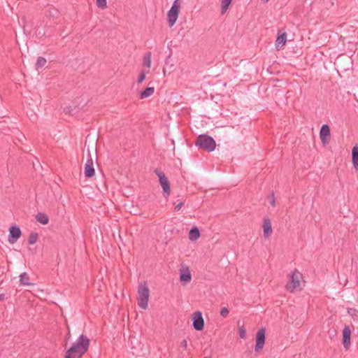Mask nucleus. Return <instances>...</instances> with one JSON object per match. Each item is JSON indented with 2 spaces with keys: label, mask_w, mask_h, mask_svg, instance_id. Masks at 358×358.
Returning a JSON list of instances; mask_svg holds the SVG:
<instances>
[{
  "label": "nucleus",
  "mask_w": 358,
  "mask_h": 358,
  "mask_svg": "<svg viewBox=\"0 0 358 358\" xmlns=\"http://www.w3.org/2000/svg\"><path fill=\"white\" fill-rule=\"evenodd\" d=\"M20 282L22 285H33L29 281V275L27 273H25V272H24V273L20 274Z\"/></svg>",
  "instance_id": "obj_20"
},
{
  "label": "nucleus",
  "mask_w": 358,
  "mask_h": 358,
  "mask_svg": "<svg viewBox=\"0 0 358 358\" xmlns=\"http://www.w3.org/2000/svg\"><path fill=\"white\" fill-rule=\"evenodd\" d=\"M145 73L143 71H141L140 73V74H139V77H138V83H142L145 80Z\"/></svg>",
  "instance_id": "obj_28"
},
{
  "label": "nucleus",
  "mask_w": 358,
  "mask_h": 358,
  "mask_svg": "<svg viewBox=\"0 0 358 358\" xmlns=\"http://www.w3.org/2000/svg\"><path fill=\"white\" fill-rule=\"evenodd\" d=\"M155 92V88L152 87H149L143 90L139 95V98L141 99L148 98L153 94Z\"/></svg>",
  "instance_id": "obj_18"
},
{
  "label": "nucleus",
  "mask_w": 358,
  "mask_h": 358,
  "mask_svg": "<svg viewBox=\"0 0 358 358\" xmlns=\"http://www.w3.org/2000/svg\"><path fill=\"white\" fill-rule=\"evenodd\" d=\"M268 0H266V1H268Z\"/></svg>",
  "instance_id": "obj_35"
},
{
  "label": "nucleus",
  "mask_w": 358,
  "mask_h": 358,
  "mask_svg": "<svg viewBox=\"0 0 358 358\" xmlns=\"http://www.w3.org/2000/svg\"><path fill=\"white\" fill-rule=\"evenodd\" d=\"M195 145L207 152L213 151L216 147L215 140L211 136L206 134L199 135L196 138Z\"/></svg>",
  "instance_id": "obj_2"
},
{
  "label": "nucleus",
  "mask_w": 358,
  "mask_h": 358,
  "mask_svg": "<svg viewBox=\"0 0 358 358\" xmlns=\"http://www.w3.org/2000/svg\"><path fill=\"white\" fill-rule=\"evenodd\" d=\"M180 0H175L167 14L168 24L170 27L176 23L180 13Z\"/></svg>",
  "instance_id": "obj_5"
},
{
  "label": "nucleus",
  "mask_w": 358,
  "mask_h": 358,
  "mask_svg": "<svg viewBox=\"0 0 358 358\" xmlns=\"http://www.w3.org/2000/svg\"><path fill=\"white\" fill-rule=\"evenodd\" d=\"M95 173L94 166H93V160L91 158V157L87 159L85 165V170L84 173L85 177L87 178H92L94 176Z\"/></svg>",
  "instance_id": "obj_12"
},
{
  "label": "nucleus",
  "mask_w": 358,
  "mask_h": 358,
  "mask_svg": "<svg viewBox=\"0 0 358 358\" xmlns=\"http://www.w3.org/2000/svg\"><path fill=\"white\" fill-rule=\"evenodd\" d=\"M245 335H246V331H245V329H244L243 327H241V328H239V336L241 338H244L245 337Z\"/></svg>",
  "instance_id": "obj_27"
},
{
  "label": "nucleus",
  "mask_w": 358,
  "mask_h": 358,
  "mask_svg": "<svg viewBox=\"0 0 358 358\" xmlns=\"http://www.w3.org/2000/svg\"><path fill=\"white\" fill-rule=\"evenodd\" d=\"M262 228L264 231V237L265 238H268L273 233L271 222L269 218H264Z\"/></svg>",
  "instance_id": "obj_11"
},
{
  "label": "nucleus",
  "mask_w": 358,
  "mask_h": 358,
  "mask_svg": "<svg viewBox=\"0 0 358 358\" xmlns=\"http://www.w3.org/2000/svg\"><path fill=\"white\" fill-rule=\"evenodd\" d=\"M36 219L38 222H40L43 224H47L49 222V218H48V215L43 213H38L36 215Z\"/></svg>",
  "instance_id": "obj_19"
},
{
  "label": "nucleus",
  "mask_w": 358,
  "mask_h": 358,
  "mask_svg": "<svg viewBox=\"0 0 358 358\" xmlns=\"http://www.w3.org/2000/svg\"><path fill=\"white\" fill-rule=\"evenodd\" d=\"M204 358H208V357H204Z\"/></svg>",
  "instance_id": "obj_36"
},
{
  "label": "nucleus",
  "mask_w": 358,
  "mask_h": 358,
  "mask_svg": "<svg viewBox=\"0 0 358 358\" xmlns=\"http://www.w3.org/2000/svg\"><path fill=\"white\" fill-rule=\"evenodd\" d=\"M96 5L99 8L103 9L106 8V0H96Z\"/></svg>",
  "instance_id": "obj_25"
},
{
  "label": "nucleus",
  "mask_w": 358,
  "mask_h": 358,
  "mask_svg": "<svg viewBox=\"0 0 358 358\" xmlns=\"http://www.w3.org/2000/svg\"><path fill=\"white\" fill-rule=\"evenodd\" d=\"M231 1H232V0H222V1H221V14L222 15L224 14L227 12Z\"/></svg>",
  "instance_id": "obj_21"
},
{
  "label": "nucleus",
  "mask_w": 358,
  "mask_h": 358,
  "mask_svg": "<svg viewBox=\"0 0 358 358\" xmlns=\"http://www.w3.org/2000/svg\"><path fill=\"white\" fill-rule=\"evenodd\" d=\"M155 173L159 178V183L163 189L164 196L168 197L171 193L170 182L168 178L162 171L158 169L155 170Z\"/></svg>",
  "instance_id": "obj_6"
},
{
  "label": "nucleus",
  "mask_w": 358,
  "mask_h": 358,
  "mask_svg": "<svg viewBox=\"0 0 358 358\" xmlns=\"http://www.w3.org/2000/svg\"><path fill=\"white\" fill-rule=\"evenodd\" d=\"M183 206V202H180L178 204L176 205L175 207V210L178 211L181 209L182 206Z\"/></svg>",
  "instance_id": "obj_31"
},
{
  "label": "nucleus",
  "mask_w": 358,
  "mask_h": 358,
  "mask_svg": "<svg viewBox=\"0 0 358 358\" xmlns=\"http://www.w3.org/2000/svg\"><path fill=\"white\" fill-rule=\"evenodd\" d=\"M90 339L82 334L66 352L65 358H81L87 351Z\"/></svg>",
  "instance_id": "obj_1"
},
{
  "label": "nucleus",
  "mask_w": 358,
  "mask_h": 358,
  "mask_svg": "<svg viewBox=\"0 0 358 358\" xmlns=\"http://www.w3.org/2000/svg\"><path fill=\"white\" fill-rule=\"evenodd\" d=\"M193 327L196 331H201L204 327V320L200 311H196L193 314Z\"/></svg>",
  "instance_id": "obj_7"
},
{
  "label": "nucleus",
  "mask_w": 358,
  "mask_h": 358,
  "mask_svg": "<svg viewBox=\"0 0 358 358\" xmlns=\"http://www.w3.org/2000/svg\"><path fill=\"white\" fill-rule=\"evenodd\" d=\"M143 65L147 66L148 68L150 67L151 65V52H147L143 59Z\"/></svg>",
  "instance_id": "obj_22"
},
{
  "label": "nucleus",
  "mask_w": 358,
  "mask_h": 358,
  "mask_svg": "<svg viewBox=\"0 0 358 358\" xmlns=\"http://www.w3.org/2000/svg\"><path fill=\"white\" fill-rule=\"evenodd\" d=\"M350 310H352V309L348 310V313H350ZM354 311H356V310L353 309Z\"/></svg>",
  "instance_id": "obj_34"
},
{
  "label": "nucleus",
  "mask_w": 358,
  "mask_h": 358,
  "mask_svg": "<svg viewBox=\"0 0 358 358\" xmlns=\"http://www.w3.org/2000/svg\"><path fill=\"white\" fill-rule=\"evenodd\" d=\"M5 299V295L3 294H0V301H2Z\"/></svg>",
  "instance_id": "obj_32"
},
{
  "label": "nucleus",
  "mask_w": 358,
  "mask_h": 358,
  "mask_svg": "<svg viewBox=\"0 0 358 358\" xmlns=\"http://www.w3.org/2000/svg\"><path fill=\"white\" fill-rule=\"evenodd\" d=\"M229 314V310L227 308H222L220 310V315L223 317H226Z\"/></svg>",
  "instance_id": "obj_26"
},
{
  "label": "nucleus",
  "mask_w": 358,
  "mask_h": 358,
  "mask_svg": "<svg viewBox=\"0 0 358 358\" xmlns=\"http://www.w3.org/2000/svg\"><path fill=\"white\" fill-rule=\"evenodd\" d=\"M265 331V329L262 328L257 333L256 345L255 347V350L256 352H258L260 350H262L266 340Z\"/></svg>",
  "instance_id": "obj_8"
},
{
  "label": "nucleus",
  "mask_w": 358,
  "mask_h": 358,
  "mask_svg": "<svg viewBox=\"0 0 358 358\" xmlns=\"http://www.w3.org/2000/svg\"><path fill=\"white\" fill-rule=\"evenodd\" d=\"M330 136V128L327 124H323L320 129V137L322 143L325 145L329 143L327 140V137Z\"/></svg>",
  "instance_id": "obj_13"
},
{
  "label": "nucleus",
  "mask_w": 358,
  "mask_h": 358,
  "mask_svg": "<svg viewBox=\"0 0 358 358\" xmlns=\"http://www.w3.org/2000/svg\"><path fill=\"white\" fill-rule=\"evenodd\" d=\"M64 110L66 112V113H70L71 110H70V108H66L64 109Z\"/></svg>",
  "instance_id": "obj_33"
},
{
  "label": "nucleus",
  "mask_w": 358,
  "mask_h": 358,
  "mask_svg": "<svg viewBox=\"0 0 358 358\" xmlns=\"http://www.w3.org/2000/svg\"><path fill=\"white\" fill-rule=\"evenodd\" d=\"M180 280L182 282H189L191 281L192 275L188 267H186L185 271L180 273Z\"/></svg>",
  "instance_id": "obj_16"
},
{
  "label": "nucleus",
  "mask_w": 358,
  "mask_h": 358,
  "mask_svg": "<svg viewBox=\"0 0 358 358\" xmlns=\"http://www.w3.org/2000/svg\"><path fill=\"white\" fill-rule=\"evenodd\" d=\"M352 164L355 169L358 171V147L354 146L352 150Z\"/></svg>",
  "instance_id": "obj_15"
},
{
  "label": "nucleus",
  "mask_w": 358,
  "mask_h": 358,
  "mask_svg": "<svg viewBox=\"0 0 358 358\" xmlns=\"http://www.w3.org/2000/svg\"><path fill=\"white\" fill-rule=\"evenodd\" d=\"M22 232L20 229L16 226H12L9 229L8 241L10 243H15L17 239L21 236Z\"/></svg>",
  "instance_id": "obj_9"
},
{
  "label": "nucleus",
  "mask_w": 358,
  "mask_h": 358,
  "mask_svg": "<svg viewBox=\"0 0 358 358\" xmlns=\"http://www.w3.org/2000/svg\"><path fill=\"white\" fill-rule=\"evenodd\" d=\"M180 347L182 348L184 350L187 349V342L186 340H183L180 343Z\"/></svg>",
  "instance_id": "obj_30"
},
{
  "label": "nucleus",
  "mask_w": 358,
  "mask_h": 358,
  "mask_svg": "<svg viewBox=\"0 0 358 358\" xmlns=\"http://www.w3.org/2000/svg\"><path fill=\"white\" fill-rule=\"evenodd\" d=\"M351 329L349 326H345L343 330V343L345 350L350 346Z\"/></svg>",
  "instance_id": "obj_10"
},
{
  "label": "nucleus",
  "mask_w": 358,
  "mask_h": 358,
  "mask_svg": "<svg viewBox=\"0 0 358 358\" xmlns=\"http://www.w3.org/2000/svg\"><path fill=\"white\" fill-rule=\"evenodd\" d=\"M150 296V290L146 283L138 285L137 292L138 305L143 310L148 308V303Z\"/></svg>",
  "instance_id": "obj_3"
},
{
  "label": "nucleus",
  "mask_w": 358,
  "mask_h": 358,
  "mask_svg": "<svg viewBox=\"0 0 358 358\" xmlns=\"http://www.w3.org/2000/svg\"><path fill=\"white\" fill-rule=\"evenodd\" d=\"M275 196H274V194L272 193L271 195V200H270V204L272 206H275Z\"/></svg>",
  "instance_id": "obj_29"
},
{
  "label": "nucleus",
  "mask_w": 358,
  "mask_h": 358,
  "mask_svg": "<svg viewBox=\"0 0 358 358\" xmlns=\"http://www.w3.org/2000/svg\"><path fill=\"white\" fill-rule=\"evenodd\" d=\"M302 275L299 271L295 269L290 275V280L286 285L287 289L290 292L300 289V279Z\"/></svg>",
  "instance_id": "obj_4"
},
{
  "label": "nucleus",
  "mask_w": 358,
  "mask_h": 358,
  "mask_svg": "<svg viewBox=\"0 0 358 358\" xmlns=\"http://www.w3.org/2000/svg\"><path fill=\"white\" fill-rule=\"evenodd\" d=\"M286 38H287L286 33H282V34L278 35L277 37V39L275 41L276 48H279L284 46L287 41Z\"/></svg>",
  "instance_id": "obj_14"
},
{
  "label": "nucleus",
  "mask_w": 358,
  "mask_h": 358,
  "mask_svg": "<svg viewBox=\"0 0 358 358\" xmlns=\"http://www.w3.org/2000/svg\"><path fill=\"white\" fill-rule=\"evenodd\" d=\"M200 237V231L199 229L196 227H192L189 233V240L194 241H196Z\"/></svg>",
  "instance_id": "obj_17"
},
{
  "label": "nucleus",
  "mask_w": 358,
  "mask_h": 358,
  "mask_svg": "<svg viewBox=\"0 0 358 358\" xmlns=\"http://www.w3.org/2000/svg\"><path fill=\"white\" fill-rule=\"evenodd\" d=\"M47 61L46 59L43 57H39L37 59L36 63V69L38 70L43 66H44L46 64Z\"/></svg>",
  "instance_id": "obj_23"
},
{
  "label": "nucleus",
  "mask_w": 358,
  "mask_h": 358,
  "mask_svg": "<svg viewBox=\"0 0 358 358\" xmlns=\"http://www.w3.org/2000/svg\"><path fill=\"white\" fill-rule=\"evenodd\" d=\"M38 240V234L36 233H31L28 238V243L29 245H34Z\"/></svg>",
  "instance_id": "obj_24"
}]
</instances>
